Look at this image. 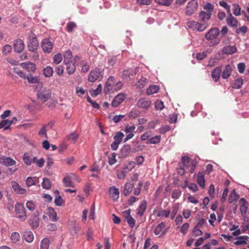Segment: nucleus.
I'll use <instances>...</instances> for the list:
<instances>
[{
	"label": "nucleus",
	"mask_w": 249,
	"mask_h": 249,
	"mask_svg": "<svg viewBox=\"0 0 249 249\" xmlns=\"http://www.w3.org/2000/svg\"><path fill=\"white\" fill-rule=\"evenodd\" d=\"M219 34V31L216 27L211 28L205 35V38L210 41L209 46H213L218 44L219 40L217 37Z\"/></svg>",
	"instance_id": "obj_1"
},
{
	"label": "nucleus",
	"mask_w": 249,
	"mask_h": 249,
	"mask_svg": "<svg viewBox=\"0 0 249 249\" xmlns=\"http://www.w3.org/2000/svg\"><path fill=\"white\" fill-rule=\"evenodd\" d=\"M181 162L183 166L186 170H188L190 173H193L196 168V161L195 160H191L187 156H183L181 158Z\"/></svg>",
	"instance_id": "obj_2"
},
{
	"label": "nucleus",
	"mask_w": 249,
	"mask_h": 249,
	"mask_svg": "<svg viewBox=\"0 0 249 249\" xmlns=\"http://www.w3.org/2000/svg\"><path fill=\"white\" fill-rule=\"evenodd\" d=\"M15 211L16 217L21 221H24L26 220L27 215L23 204L18 202L17 203L15 206Z\"/></svg>",
	"instance_id": "obj_3"
},
{
	"label": "nucleus",
	"mask_w": 249,
	"mask_h": 249,
	"mask_svg": "<svg viewBox=\"0 0 249 249\" xmlns=\"http://www.w3.org/2000/svg\"><path fill=\"white\" fill-rule=\"evenodd\" d=\"M52 92L50 89L44 88L39 90L37 93V97L38 99L41 100L43 102H47L51 97Z\"/></svg>",
	"instance_id": "obj_4"
},
{
	"label": "nucleus",
	"mask_w": 249,
	"mask_h": 249,
	"mask_svg": "<svg viewBox=\"0 0 249 249\" xmlns=\"http://www.w3.org/2000/svg\"><path fill=\"white\" fill-rule=\"evenodd\" d=\"M187 27L193 30H196L199 32H203L206 30V25L201 24L199 22L194 20H188L186 22Z\"/></svg>",
	"instance_id": "obj_5"
},
{
	"label": "nucleus",
	"mask_w": 249,
	"mask_h": 249,
	"mask_svg": "<svg viewBox=\"0 0 249 249\" xmlns=\"http://www.w3.org/2000/svg\"><path fill=\"white\" fill-rule=\"evenodd\" d=\"M198 3L195 0H192L188 3L185 9V14L191 16L197 9Z\"/></svg>",
	"instance_id": "obj_6"
},
{
	"label": "nucleus",
	"mask_w": 249,
	"mask_h": 249,
	"mask_svg": "<svg viewBox=\"0 0 249 249\" xmlns=\"http://www.w3.org/2000/svg\"><path fill=\"white\" fill-rule=\"evenodd\" d=\"M211 16L212 14L208 13L206 11H201L199 14L198 18L200 21L199 23L201 24H205L206 26V29L209 26L208 22L210 19Z\"/></svg>",
	"instance_id": "obj_7"
},
{
	"label": "nucleus",
	"mask_w": 249,
	"mask_h": 249,
	"mask_svg": "<svg viewBox=\"0 0 249 249\" xmlns=\"http://www.w3.org/2000/svg\"><path fill=\"white\" fill-rule=\"evenodd\" d=\"M38 42L35 36L30 37L27 44L28 50L32 52H35L38 48Z\"/></svg>",
	"instance_id": "obj_8"
},
{
	"label": "nucleus",
	"mask_w": 249,
	"mask_h": 249,
	"mask_svg": "<svg viewBox=\"0 0 249 249\" xmlns=\"http://www.w3.org/2000/svg\"><path fill=\"white\" fill-rule=\"evenodd\" d=\"M167 231V230L165 229V223L164 222H162L154 230V233L156 235L161 237L165 235Z\"/></svg>",
	"instance_id": "obj_9"
},
{
	"label": "nucleus",
	"mask_w": 249,
	"mask_h": 249,
	"mask_svg": "<svg viewBox=\"0 0 249 249\" xmlns=\"http://www.w3.org/2000/svg\"><path fill=\"white\" fill-rule=\"evenodd\" d=\"M115 78L113 76H110L106 82L104 88V92L107 94L110 90H113L115 84Z\"/></svg>",
	"instance_id": "obj_10"
},
{
	"label": "nucleus",
	"mask_w": 249,
	"mask_h": 249,
	"mask_svg": "<svg viewBox=\"0 0 249 249\" xmlns=\"http://www.w3.org/2000/svg\"><path fill=\"white\" fill-rule=\"evenodd\" d=\"M41 47L44 52L49 53L53 50V45L50 39L46 38L42 41Z\"/></svg>",
	"instance_id": "obj_11"
},
{
	"label": "nucleus",
	"mask_w": 249,
	"mask_h": 249,
	"mask_svg": "<svg viewBox=\"0 0 249 249\" xmlns=\"http://www.w3.org/2000/svg\"><path fill=\"white\" fill-rule=\"evenodd\" d=\"M100 75V69L96 68L90 72L88 77L89 81L94 82L99 78Z\"/></svg>",
	"instance_id": "obj_12"
},
{
	"label": "nucleus",
	"mask_w": 249,
	"mask_h": 249,
	"mask_svg": "<svg viewBox=\"0 0 249 249\" xmlns=\"http://www.w3.org/2000/svg\"><path fill=\"white\" fill-rule=\"evenodd\" d=\"M151 105V101L149 99L146 98L140 99L137 103V105L139 107L144 109H148L150 107Z\"/></svg>",
	"instance_id": "obj_13"
},
{
	"label": "nucleus",
	"mask_w": 249,
	"mask_h": 249,
	"mask_svg": "<svg viewBox=\"0 0 249 249\" xmlns=\"http://www.w3.org/2000/svg\"><path fill=\"white\" fill-rule=\"evenodd\" d=\"M11 185L14 191L17 194L23 195L26 192V189L22 188L15 181H12Z\"/></svg>",
	"instance_id": "obj_14"
},
{
	"label": "nucleus",
	"mask_w": 249,
	"mask_h": 249,
	"mask_svg": "<svg viewBox=\"0 0 249 249\" xmlns=\"http://www.w3.org/2000/svg\"><path fill=\"white\" fill-rule=\"evenodd\" d=\"M108 193L110 196L113 200L116 201L118 199L120 194V191L118 188L115 186L110 187L108 190Z\"/></svg>",
	"instance_id": "obj_15"
},
{
	"label": "nucleus",
	"mask_w": 249,
	"mask_h": 249,
	"mask_svg": "<svg viewBox=\"0 0 249 249\" xmlns=\"http://www.w3.org/2000/svg\"><path fill=\"white\" fill-rule=\"evenodd\" d=\"M25 47L24 42L20 39H18L14 41V49L17 53H21Z\"/></svg>",
	"instance_id": "obj_16"
},
{
	"label": "nucleus",
	"mask_w": 249,
	"mask_h": 249,
	"mask_svg": "<svg viewBox=\"0 0 249 249\" xmlns=\"http://www.w3.org/2000/svg\"><path fill=\"white\" fill-rule=\"evenodd\" d=\"M229 16L226 18L227 24L234 28H236L238 26V21L237 19L232 16L231 13L228 14Z\"/></svg>",
	"instance_id": "obj_17"
},
{
	"label": "nucleus",
	"mask_w": 249,
	"mask_h": 249,
	"mask_svg": "<svg viewBox=\"0 0 249 249\" xmlns=\"http://www.w3.org/2000/svg\"><path fill=\"white\" fill-rule=\"evenodd\" d=\"M126 96L124 93H119L115 96L112 102V106L116 107L121 104L125 99Z\"/></svg>",
	"instance_id": "obj_18"
},
{
	"label": "nucleus",
	"mask_w": 249,
	"mask_h": 249,
	"mask_svg": "<svg viewBox=\"0 0 249 249\" xmlns=\"http://www.w3.org/2000/svg\"><path fill=\"white\" fill-rule=\"evenodd\" d=\"M134 187V183L132 181H129L125 183L124 188V196H127L129 195L132 191Z\"/></svg>",
	"instance_id": "obj_19"
},
{
	"label": "nucleus",
	"mask_w": 249,
	"mask_h": 249,
	"mask_svg": "<svg viewBox=\"0 0 249 249\" xmlns=\"http://www.w3.org/2000/svg\"><path fill=\"white\" fill-rule=\"evenodd\" d=\"M0 162L7 166H12L16 164V161L10 157H4L0 159Z\"/></svg>",
	"instance_id": "obj_20"
},
{
	"label": "nucleus",
	"mask_w": 249,
	"mask_h": 249,
	"mask_svg": "<svg viewBox=\"0 0 249 249\" xmlns=\"http://www.w3.org/2000/svg\"><path fill=\"white\" fill-rule=\"evenodd\" d=\"M20 65L23 68L26 69L30 72H35L36 70V65L31 62L22 63Z\"/></svg>",
	"instance_id": "obj_21"
},
{
	"label": "nucleus",
	"mask_w": 249,
	"mask_h": 249,
	"mask_svg": "<svg viewBox=\"0 0 249 249\" xmlns=\"http://www.w3.org/2000/svg\"><path fill=\"white\" fill-rule=\"evenodd\" d=\"M222 71V69L220 67H217L214 69L212 72V77L215 82L218 81Z\"/></svg>",
	"instance_id": "obj_22"
},
{
	"label": "nucleus",
	"mask_w": 249,
	"mask_h": 249,
	"mask_svg": "<svg viewBox=\"0 0 249 249\" xmlns=\"http://www.w3.org/2000/svg\"><path fill=\"white\" fill-rule=\"evenodd\" d=\"M204 173L199 172L197 175L196 181L200 187L204 188L205 186V180L204 178Z\"/></svg>",
	"instance_id": "obj_23"
},
{
	"label": "nucleus",
	"mask_w": 249,
	"mask_h": 249,
	"mask_svg": "<svg viewBox=\"0 0 249 249\" xmlns=\"http://www.w3.org/2000/svg\"><path fill=\"white\" fill-rule=\"evenodd\" d=\"M240 203H241L240 207L241 213L242 215H245L247 213L248 208V203L244 198L240 199Z\"/></svg>",
	"instance_id": "obj_24"
},
{
	"label": "nucleus",
	"mask_w": 249,
	"mask_h": 249,
	"mask_svg": "<svg viewBox=\"0 0 249 249\" xmlns=\"http://www.w3.org/2000/svg\"><path fill=\"white\" fill-rule=\"evenodd\" d=\"M55 198L54 199V203L56 206H62L64 204V201L60 196H59V192L58 190H55L54 192Z\"/></svg>",
	"instance_id": "obj_25"
},
{
	"label": "nucleus",
	"mask_w": 249,
	"mask_h": 249,
	"mask_svg": "<svg viewBox=\"0 0 249 249\" xmlns=\"http://www.w3.org/2000/svg\"><path fill=\"white\" fill-rule=\"evenodd\" d=\"M237 51V48L234 46H228L223 48L222 52L225 54H232Z\"/></svg>",
	"instance_id": "obj_26"
},
{
	"label": "nucleus",
	"mask_w": 249,
	"mask_h": 249,
	"mask_svg": "<svg viewBox=\"0 0 249 249\" xmlns=\"http://www.w3.org/2000/svg\"><path fill=\"white\" fill-rule=\"evenodd\" d=\"M232 68L230 65H226L222 72V77L223 79L228 78L231 74Z\"/></svg>",
	"instance_id": "obj_27"
},
{
	"label": "nucleus",
	"mask_w": 249,
	"mask_h": 249,
	"mask_svg": "<svg viewBox=\"0 0 249 249\" xmlns=\"http://www.w3.org/2000/svg\"><path fill=\"white\" fill-rule=\"evenodd\" d=\"M249 237L246 235L239 236L237 237V241L234 243V244L237 246L246 245L247 244V241Z\"/></svg>",
	"instance_id": "obj_28"
},
{
	"label": "nucleus",
	"mask_w": 249,
	"mask_h": 249,
	"mask_svg": "<svg viewBox=\"0 0 249 249\" xmlns=\"http://www.w3.org/2000/svg\"><path fill=\"white\" fill-rule=\"evenodd\" d=\"M65 64L67 66L66 70L69 74H72L74 72L76 67L73 61L69 62L68 63H65Z\"/></svg>",
	"instance_id": "obj_29"
},
{
	"label": "nucleus",
	"mask_w": 249,
	"mask_h": 249,
	"mask_svg": "<svg viewBox=\"0 0 249 249\" xmlns=\"http://www.w3.org/2000/svg\"><path fill=\"white\" fill-rule=\"evenodd\" d=\"M136 71H134L132 69L128 68L123 71L122 74V77L124 79L130 78L131 76L135 75Z\"/></svg>",
	"instance_id": "obj_30"
},
{
	"label": "nucleus",
	"mask_w": 249,
	"mask_h": 249,
	"mask_svg": "<svg viewBox=\"0 0 249 249\" xmlns=\"http://www.w3.org/2000/svg\"><path fill=\"white\" fill-rule=\"evenodd\" d=\"M128 169V167L126 166L124 168L119 170L117 173V178L120 179H124L125 177Z\"/></svg>",
	"instance_id": "obj_31"
},
{
	"label": "nucleus",
	"mask_w": 249,
	"mask_h": 249,
	"mask_svg": "<svg viewBox=\"0 0 249 249\" xmlns=\"http://www.w3.org/2000/svg\"><path fill=\"white\" fill-rule=\"evenodd\" d=\"M24 239L29 243L32 242L34 238L32 232L30 231H26L23 233Z\"/></svg>",
	"instance_id": "obj_32"
},
{
	"label": "nucleus",
	"mask_w": 249,
	"mask_h": 249,
	"mask_svg": "<svg viewBox=\"0 0 249 249\" xmlns=\"http://www.w3.org/2000/svg\"><path fill=\"white\" fill-rule=\"evenodd\" d=\"M131 147L130 145H124L121 149V154L123 157H126L130 153Z\"/></svg>",
	"instance_id": "obj_33"
},
{
	"label": "nucleus",
	"mask_w": 249,
	"mask_h": 249,
	"mask_svg": "<svg viewBox=\"0 0 249 249\" xmlns=\"http://www.w3.org/2000/svg\"><path fill=\"white\" fill-rule=\"evenodd\" d=\"M48 215L50 218L53 221H56L58 219L57 214L53 208H49L48 209Z\"/></svg>",
	"instance_id": "obj_34"
},
{
	"label": "nucleus",
	"mask_w": 249,
	"mask_h": 249,
	"mask_svg": "<svg viewBox=\"0 0 249 249\" xmlns=\"http://www.w3.org/2000/svg\"><path fill=\"white\" fill-rule=\"evenodd\" d=\"M26 79L30 84H36L39 82L40 79L37 76H34L32 74H29L27 75Z\"/></svg>",
	"instance_id": "obj_35"
},
{
	"label": "nucleus",
	"mask_w": 249,
	"mask_h": 249,
	"mask_svg": "<svg viewBox=\"0 0 249 249\" xmlns=\"http://www.w3.org/2000/svg\"><path fill=\"white\" fill-rule=\"evenodd\" d=\"M71 61H72V53L71 51L68 50L64 54V62L68 63Z\"/></svg>",
	"instance_id": "obj_36"
},
{
	"label": "nucleus",
	"mask_w": 249,
	"mask_h": 249,
	"mask_svg": "<svg viewBox=\"0 0 249 249\" xmlns=\"http://www.w3.org/2000/svg\"><path fill=\"white\" fill-rule=\"evenodd\" d=\"M35 217L34 219H33L32 221H31L30 225L32 227L33 229H36L37 228L39 225V217L38 216V213L36 212L34 213V214H35Z\"/></svg>",
	"instance_id": "obj_37"
},
{
	"label": "nucleus",
	"mask_w": 249,
	"mask_h": 249,
	"mask_svg": "<svg viewBox=\"0 0 249 249\" xmlns=\"http://www.w3.org/2000/svg\"><path fill=\"white\" fill-rule=\"evenodd\" d=\"M161 140V136L160 135H157L153 137H150L149 140L146 142V144H158L159 143Z\"/></svg>",
	"instance_id": "obj_38"
},
{
	"label": "nucleus",
	"mask_w": 249,
	"mask_h": 249,
	"mask_svg": "<svg viewBox=\"0 0 249 249\" xmlns=\"http://www.w3.org/2000/svg\"><path fill=\"white\" fill-rule=\"evenodd\" d=\"M159 88L156 85L150 86L146 90V93L148 95H152L158 92Z\"/></svg>",
	"instance_id": "obj_39"
},
{
	"label": "nucleus",
	"mask_w": 249,
	"mask_h": 249,
	"mask_svg": "<svg viewBox=\"0 0 249 249\" xmlns=\"http://www.w3.org/2000/svg\"><path fill=\"white\" fill-rule=\"evenodd\" d=\"M171 213V211L169 209L166 210H159L157 213L158 217H165L166 218L168 217Z\"/></svg>",
	"instance_id": "obj_40"
},
{
	"label": "nucleus",
	"mask_w": 249,
	"mask_h": 249,
	"mask_svg": "<svg viewBox=\"0 0 249 249\" xmlns=\"http://www.w3.org/2000/svg\"><path fill=\"white\" fill-rule=\"evenodd\" d=\"M50 124L52 125L53 124H51V123H50L43 125V126L41 128L40 130L38 132V134L40 137L45 136V138H47L46 127Z\"/></svg>",
	"instance_id": "obj_41"
},
{
	"label": "nucleus",
	"mask_w": 249,
	"mask_h": 249,
	"mask_svg": "<svg viewBox=\"0 0 249 249\" xmlns=\"http://www.w3.org/2000/svg\"><path fill=\"white\" fill-rule=\"evenodd\" d=\"M243 81L242 78H237L232 84L231 87L233 89H239L243 85Z\"/></svg>",
	"instance_id": "obj_42"
},
{
	"label": "nucleus",
	"mask_w": 249,
	"mask_h": 249,
	"mask_svg": "<svg viewBox=\"0 0 249 249\" xmlns=\"http://www.w3.org/2000/svg\"><path fill=\"white\" fill-rule=\"evenodd\" d=\"M36 158L35 157L33 160L27 154H24L23 157V160L24 162L28 165H30L32 162H36Z\"/></svg>",
	"instance_id": "obj_43"
},
{
	"label": "nucleus",
	"mask_w": 249,
	"mask_h": 249,
	"mask_svg": "<svg viewBox=\"0 0 249 249\" xmlns=\"http://www.w3.org/2000/svg\"><path fill=\"white\" fill-rule=\"evenodd\" d=\"M53 71L50 66H47L43 70V74L46 77H50L53 75Z\"/></svg>",
	"instance_id": "obj_44"
},
{
	"label": "nucleus",
	"mask_w": 249,
	"mask_h": 249,
	"mask_svg": "<svg viewBox=\"0 0 249 249\" xmlns=\"http://www.w3.org/2000/svg\"><path fill=\"white\" fill-rule=\"evenodd\" d=\"M10 123L8 119H3L0 122V129L4 128V130H7L10 128Z\"/></svg>",
	"instance_id": "obj_45"
},
{
	"label": "nucleus",
	"mask_w": 249,
	"mask_h": 249,
	"mask_svg": "<svg viewBox=\"0 0 249 249\" xmlns=\"http://www.w3.org/2000/svg\"><path fill=\"white\" fill-rule=\"evenodd\" d=\"M50 245V240L48 238H43L40 243V249H48Z\"/></svg>",
	"instance_id": "obj_46"
},
{
	"label": "nucleus",
	"mask_w": 249,
	"mask_h": 249,
	"mask_svg": "<svg viewBox=\"0 0 249 249\" xmlns=\"http://www.w3.org/2000/svg\"><path fill=\"white\" fill-rule=\"evenodd\" d=\"M248 31V27L247 26L244 25L240 28H236L235 30V33L237 35H244Z\"/></svg>",
	"instance_id": "obj_47"
},
{
	"label": "nucleus",
	"mask_w": 249,
	"mask_h": 249,
	"mask_svg": "<svg viewBox=\"0 0 249 249\" xmlns=\"http://www.w3.org/2000/svg\"><path fill=\"white\" fill-rule=\"evenodd\" d=\"M146 208V203L145 202L142 203L139 207L138 214L140 216L143 215Z\"/></svg>",
	"instance_id": "obj_48"
},
{
	"label": "nucleus",
	"mask_w": 249,
	"mask_h": 249,
	"mask_svg": "<svg viewBox=\"0 0 249 249\" xmlns=\"http://www.w3.org/2000/svg\"><path fill=\"white\" fill-rule=\"evenodd\" d=\"M238 195L236 193L235 190L232 191L230 196L229 197V202L230 203H232L233 201H236L238 198Z\"/></svg>",
	"instance_id": "obj_49"
},
{
	"label": "nucleus",
	"mask_w": 249,
	"mask_h": 249,
	"mask_svg": "<svg viewBox=\"0 0 249 249\" xmlns=\"http://www.w3.org/2000/svg\"><path fill=\"white\" fill-rule=\"evenodd\" d=\"M124 136V135L123 134V133H122L121 132H117L116 134V135L114 136V138H113L114 140V142H115L120 144Z\"/></svg>",
	"instance_id": "obj_50"
},
{
	"label": "nucleus",
	"mask_w": 249,
	"mask_h": 249,
	"mask_svg": "<svg viewBox=\"0 0 249 249\" xmlns=\"http://www.w3.org/2000/svg\"><path fill=\"white\" fill-rule=\"evenodd\" d=\"M10 238L13 243H17L20 240V237L18 232H14L11 234Z\"/></svg>",
	"instance_id": "obj_51"
},
{
	"label": "nucleus",
	"mask_w": 249,
	"mask_h": 249,
	"mask_svg": "<svg viewBox=\"0 0 249 249\" xmlns=\"http://www.w3.org/2000/svg\"><path fill=\"white\" fill-rule=\"evenodd\" d=\"M213 8L214 6L209 2H207L203 6V9L206 11V12L212 14L213 10Z\"/></svg>",
	"instance_id": "obj_52"
},
{
	"label": "nucleus",
	"mask_w": 249,
	"mask_h": 249,
	"mask_svg": "<svg viewBox=\"0 0 249 249\" xmlns=\"http://www.w3.org/2000/svg\"><path fill=\"white\" fill-rule=\"evenodd\" d=\"M41 185L43 188L49 189L51 187V182L49 178H44Z\"/></svg>",
	"instance_id": "obj_53"
},
{
	"label": "nucleus",
	"mask_w": 249,
	"mask_h": 249,
	"mask_svg": "<svg viewBox=\"0 0 249 249\" xmlns=\"http://www.w3.org/2000/svg\"><path fill=\"white\" fill-rule=\"evenodd\" d=\"M147 83V79L145 77H142L141 79L138 81L137 86L140 89H142L144 87V86Z\"/></svg>",
	"instance_id": "obj_54"
},
{
	"label": "nucleus",
	"mask_w": 249,
	"mask_h": 249,
	"mask_svg": "<svg viewBox=\"0 0 249 249\" xmlns=\"http://www.w3.org/2000/svg\"><path fill=\"white\" fill-rule=\"evenodd\" d=\"M63 182L64 183V185L66 187H73L71 178L69 177H65L63 179Z\"/></svg>",
	"instance_id": "obj_55"
},
{
	"label": "nucleus",
	"mask_w": 249,
	"mask_h": 249,
	"mask_svg": "<svg viewBox=\"0 0 249 249\" xmlns=\"http://www.w3.org/2000/svg\"><path fill=\"white\" fill-rule=\"evenodd\" d=\"M155 1L159 4L169 6L172 2V0H155Z\"/></svg>",
	"instance_id": "obj_56"
},
{
	"label": "nucleus",
	"mask_w": 249,
	"mask_h": 249,
	"mask_svg": "<svg viewBox=\"0 0 249 249\" xmlns=\"http://www.w3.org/2000/svg\"><path fill=\"white\" fill-rule=\"evenodd\" d=\"M76 27V24L75 22L71 21L67 24V31L69 33L72 32L73 30Z\"/></svg>",
	"instance_id": "obj_57"
},
{
	"label": "nucleus",
	"mask_w": 249,
	"mask_h": 249,
	"mask_svg": "<svg viewBox=\"0 0 249 249\" xmlns=\"http://www.w3.org/2000/svg\"><path fill=\"white\" fill-rule=\"evenodd\" d=\"M26 206L31 212H33L35 210L36 205L33 201H28L26 202Z\"/></svg>",
	"instance_id": "obj_58"
},
{
	"label": "nucleus",
	"mask_w": 249,
	"mask_h": 249,
	"mask_svg": "<svg viewBox=\"0 0 249 249\" xmlns=\"http://www.w3.org/2000/svg\"><path fill=\"white\" fill-rule=\"evenodd\" d=\"M234 9L233 10V13L236 16H238L241 14V8L239 5L236 3L233 4Z\"/></svg>",
	"instance_id": "obj_59"
},
{
	"label": "nucleus",
	"mask_w": 249,
	"mask_h": 249,
	"mask_svg": "<svg viewBox=\"0 0 249 249\" xmlns=\"http://www.w3.org/2000/svg\"><path fill=\"white\" fill-rule=\"evenodd\" d=\"M142 185H143L142 181H140L138 184L137 187L136 188H135V189H134V194L135 195L138 196L140 194L141 190Z\"/></svg>",
	"instance_id": "obj_60"
},
{
	"label": "nucleus",
	"mask_w": 249,
	"mask_h": 249,
	"mask_svg": "<svg viewBox=\"0 0 249 249\" xmlns=\"http://www.w3.org/2000/svg\"><path fill=\"white\" fill-rule=\"evenodd\" d=\"M14 72L17 73L20 77L26 79L27 75L22 71H20L18 68H15L14 70Z\"/></svg>",
	"instance_id": "obj_61"
},
{
	"label": "nucleus",
	"mask_w": 249,
	"mask_h": 249,
	"mask_svg": "<svg viewBox=\"0 0 249 249\" xmlns=\"http://www.w3.org/2000/svg\"><path fill=\"white\" fill-rule=\"evenodd\" d=\"M53 62L56 64H59L62 60V56L61 54L57 53L53 57Z\"/></svg>",
	"instance_id": "obj_62"
},
{
	"label": "nucleus",
	"mask_w": 249,
	"mask_h": 249,
	"mask_svg": "<svg viewBox=\"0 0 249 249\" xmlns=\"http://www.w3.org/2000/svg\"><path fill=\"white\" fill-rule=\"evenodd\" d=\"M155 107L157 110H161L164 107L163 102L158 100L156 101Z\"/></svg>",
	"instance_id": "obj_63"
},
{
	"label": "nucleus",
	"mask_w": 249,
	"mask_h": 249,
	"mask_svg": "<svg viewBox=\"0 0 249 249\" xmlns=\"http://www.w3.org/2000/svg\"><path fill=\"white\" fill-rule=\"evenodd\" d=\"M181 194V192L178 190H175L173 191L172 194V197L175 199H178L180 197Z\"/></svg>",
	"instance_id": "obj_64"
}]
</instances>
